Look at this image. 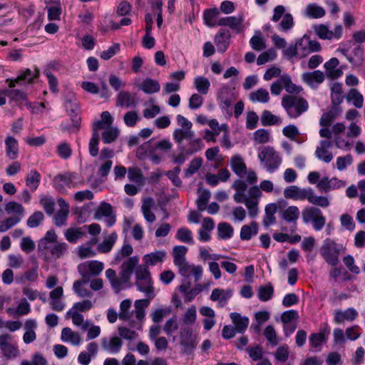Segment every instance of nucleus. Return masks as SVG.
<instances>
[{
    "instance_id": "1",
    "label": "nucleus",
    "mask_w": 365,
    "mask_h": 365,
    "mask_svg": "<svg viewBox=\"0 0 365 365\" xmlns=\"http://www.w3.org/2000/svg\"><path fill=\"white\" fill-rule=\"evenodd\" d=\"M282 106L291 118H298L309 108L307 100L293 95L284 96L282 99Z\"/></svg>"
},
{
    "instance_id": "2",
    "label": "nucleus",
    "mask_w": 365,
    "mask_h": 365,
    "mask_svg": "<svg viewBox=\"0 0 365 365\" xmlns=\"http://www.w3.org/2000/svg\"><path fill=\"white\" fill-rule=\"evenodd\" d=\"M342 250V245L338 244L329 238H327L324 240L319 252L328 264L334 267L339 262V257Z\"/></svg>"
},
{
    "instance_id": "3",
    "label": "nucleus",
    "mask_w": 365,
    "mask_h": 365,
    "mask_svg": "<svg viewBox=\"0 0 365 365\" xmlns=\"http://www.w3.org/2000/svg\"><path fill=\"white\" fill-rule=\"evenodd\" d=\"M302 217L306 223L312 221L313 227L316 231L321 230L326 222L321 210L315 207H306L302 212Z\"/></svg>"
},
{
    "instance_id": "4",
    "label": "nucleus",
    "mask_w": 365,
    "mask_h": 365,
    "mask_svg": "<svg viewBox=\"0 0 365 365\" xmlns=\"http://www.w3.org/2000/svg\"><path fill=\"white\" fill-rule=\"evenodd\" d=\"M180 344L182 346L183 353H191L197 344L196 336L193 335L192 329L188 326L180 327Z\"/></svg>"
},
{
    "instance_id": "5",
    "label": "nucleus",
    "mask_w": 365,
    "mask_h": 365,
    "mask_svg": "<svg viewBox=\"0 0 365 365\" xmlns=\"http://www.w3.org/2000/svg\"><path fill=\"white\" fill-rule=\"evenodd\" d=\"M284 55L289 58H292L295 56L304 58L309 55V49L307 44V36L298 39L294 45H290L288 48L284 50Z\"/></svg>"
},
{
    "instance_id": "6",
    "label": "nucleus",
    "mask_w": 365,
    "mask_h": 365,
    "mask_svg": "<svg viewBox=\"0 0 365 365\" xmlns=\"http://www.w3.org/2000/svg\"><path fill=\"white\" fill-rule=\"evenodd\" d=\"M258 157L261 161H264L265 167L270 173L277 169L282 162V159L279 155L273 148L269 147L265 148L259 153Z\"/></svg>"
},
{
    "instance_id": "7",
    "label": "nucleus",
    "mask_w": 365,
    "mask_h": 365,
    "mask_svg": "<svg viewBox=\"0 0 365 365\" xmlns=\"http://www.w3.org/2000/svg\"><path fill=\"white\" fill-rule=\"evenodd\" d=\"M39 76V71L37 68H35L34 71L32 72L31 69L26 68L24 71L19 72L18 76L14 79H7L6 82L9 83V88H14L15 84H25V83H31L34 81L35 78H38Z\"/></svg>"
},
{
    "instance_id": "8",
    "label": "nucleus",
    "mask_w": 365,
    "mask_h": 365,
    "mask_svg": "<svg viewBox=\"0 0 365 365\" xmlns=\"http://www.w3.org/2000/svg\"><path fill=\"white\" fill-rule=\"evenodd\" d=\"M220 26H228L236 34H241L245 30L243 15L237 16L222 17L218 20Z\"/></svg>"
},
{
    "instance_id": "9",
    "label": "nucleus",
    "mask_w": 365,
    "mask_h": 365,
    "mask_svg": "<svg viewBox=\"0 0 365 365\" xmlns=\"http://www.w3.org/2000/svg\"><path fill=\"white\" fill-rule=\"evenodd\" d=\"M312 188L301 189L296 185H291L285 188L284 195L287 199H294L297 200H303L308 199L311 194Z\"/></svg>"
},
{
    "instance_id": "10",
    "label": "nucleus",
    "mask_w": 365,
    "mask_h": 365,
    "mask_svg": "<svg viewBox=\"0 0 365 365\" xmlns=\"http://www.w3.org/2000/svg\"><path fill=\"white\" fill-rule=\"evenodd\" d=\"M65 107L68 115L71 117L73 126L76 128L78 130L80 127L81 118L77 115L78 106L74 95H71L70 98L66 100Z\"/></svg>"
},
{
    "instance_id": "11",
    "label": "nucleus",
    "mask_w": 365,
    "mask_h": 365,
    "mask_svg": "<svg viewBox=\"0 0 365 365\" xmlns=\"http://www.w3.org/2000/svg\"><path fill=\"white\" fill-rule=\"evenodd\" d=\"M345 183L336 178L329 179L328 177H324L319 180L317 187L319 190L328 192L330 190L339 189L344 186Z\"/></svg>"
},
{
    "instance_id": "12",
    "label": "nucleus",
    "mask_w": 365,
    "mask_h": 365,
    "mask_svg": "<svg viewBox=\"0 0 365 365\" xmlns=\"http://www.w3.org/2000/svg\"><path fill=\"white\" fill-rule=\"evenodd\" d=\"M358 316V312L354 308H348L344 311L336 309L334 313V322L340 324L344 321H354Z\"/></svg>"
},
{
    "instance_id": "13",
    "label": "nucleus",
    "mask_w": 365,
    "mask_h": 365,
    "mask_svg": "<svg viewBox=\"0 0 365 365\" xmlns=\"http://www.w3.org/2000/svg\"><path fill=\"white\" fill-rule=\"evenodd\" d=\"M62 6L59 0L47 1V19L49 21H60Z\"/></svg>"
},
{
    "instance_id": "14",
    "label": "nucleus",
    "mask_w": 365,
    "mask_h": 365,
    "mask_svg": "<svg viewBox=\"0 0 365 365\" xmlns=\"http://www.w3.org/2000/svg\"><path fill=\"white\" fill-rule=\"evenodd\" d=\"M230 37L231 35L228 30L221 29L215 35V43L219 52L224 53L227 49Z\"/></svg>"
},
{
    "instance_id": "15",
    "label": "nucleus",
    "mask_w": 365,
    "mask_h": 365,
    "mask_svg": "<svg viewBox=\"0 0 365 365\" xmlns=\"http://www.w3.org/2000/svg\"><path fill=\"white\" fill-rule=\"evenodd\" d=\"M232 170L240 178L247 173V166L243 158L240 155H235L230 159Z\"/></svg>"
},
{
    "instance_id": "16",
    "label": "nucleus",
    "mask_w": 365,
    "mask_h": 365,
    "mask_svg": "<svg viewBox=\"0 0 365 365\" xmlns=\"http://www.w3.org/2000/svg\"><path fill=\"white\" fill-rule=\"evenodd\" d=\"M137 102L132 94L128 91H120L116 97V106L126 108L135 106Z\"/></svg>"
},
{
    "instance_id": "17",
    "label": "nucleus",
    "mask_w": 365,
    "mask_h": 365,
    "mask_svg": "<svg viewBox=\"0 0 365 365\" xmlns=\"http://www.w3.org/2000/svg\"><path fill=\"white\" fill-rule=\"evenodd\" d=\"M302 80L311 87H315L314 83L320 84L324 81V75L319 70L306 72L302 74Z\"/></svg>"
},
{
    "instance_id": "18",
    "label": "nucleus",
    "mask_w": 365,
    "mask_h": 365,
    "mask_svg": "<svg viewBox=\"0 0 365 365\" xmlns=\"http://www.w3.org/2000/svg\"><path fill=\"white\" fill-rule=\"evenodd\" d=\"M135 285L138 289L143 292L148 297L153 299L155 294L151 277L145 279L135 280Z\"/></svg>"
},
{
    "instance_id": "19",
    "label": "nucleus",
    "mask_w": 365,
    "mask_h": 365,
    "mask_svg": "<svg viewBox=\"0 0 365 365\" xmlns=\"http://www.w3.org/2000/svg\"><path fill=\"white\" fill-rule=\"evenodd\" d=\"M235 328L239 333H243L248 327L249 319L247 317H242L239 313L232 312L230 315Z\"/></svg>"
},
{
    "instance_id": "20",
    "label": "nucleus",
    "mask_w": 365,
    "mask_h": 365,
    "mask_svg": "<svg viewBox=\"0 0 365 365\" xmlns=\"http://www.w3.org/2000/svg\"><path fill=\"white\" fill-rule=\"evenodd\" d=\"M195 133L192 129L187 130L184 128H177L173 132V140L176 143H178V146H184L182 145L183 140H191L194 138Z\"/></svg>"
},
{
    "instance_id": "21",
    "label": "nucleus",
    "mask_w": 365,
    "mask_h": 365,
    "mask_svg": "<svg viewBox=\"0 0 365 365\" xmlns=\"http://www.w3.org/2000/svg\"><path fill=\"white\" fill-rule=\"evenodd\" d=\"M220 15V10L217 8L209 9L204 11L203 20L205 24L209 27H215L219 26L217 21Z\"/></svg>"
},
{
    "instance_id": "22",
    "label": "nucleus",
    "mask_w": 365,
    "mask_h": 365,
    "mask_svg": "<svg viewBox=\"0 0 365 365\" xmlns=\"http://www.w3.org/2000/svg\"><path fill=\"white\" fill-rule=\"evenodd\" d=\"M139 88L145 93L151 94L158 93L160 89V85L157 80L147 78L139 86Z\"/></svg>"
},
{
    "instance_id": "23",
    "label": "nucleus",
    "mask_w": 365,
    "mask_h": 365,
    "mask_svg": "<svg viewBox=\"0 0 365 365\" xmlns=\"http://www.w3.org/2000/svg\"><path fill=\"white\" fill-rule=\"evenodd\" d=\"M61 340L70 341L72 344L78 346L81 342V337L78 332L73 331L69 327H65L61 331Z\"/></svg>"
},
{
    "instance_id": "24",
    "label": "nucleus",
    "mask_w": 365,
    "mask_h": 365,
    "mask_svg": "<svg viewBox=\"0 0 365 365\" xmlns=\"http://www.w3.org/2000/svg\"><path fill=\"white\" fill-rule=\"evenodd\" d=\"M326 14L324 9L316 4H309L304 10V15L309 18L319 19Z\"/></svg>"
},
{
    "instance_id": "25",
    "label": "nucleus",
    "mask_w": 365,
    "mask_h": 365,
    "mask_svg": "<svg viewBox=\"0 0 365 365\" xmlns=\"http://www.w3.org/2000/svg\"><path fill=\"white\" fill-rule=\"evenodd\" d=\"M166 256V252L163 250H158L155 252L145 255L143 257L145 263L148 266H154L158 263L162 262Z\"/></svg>"
},
{
    "instance_id": "26",
    "label": "nucleus",
    "mask_w": 365,
    "mask_h": 365,
    "mask_svg": "<svg viewBox=\"0 0 365 365\" xmlns=\"http://www.w3.org/2000/svg\"><path fill=\"white\" fill-rule=\"evenodd\" d=\"M122 341L117 336H113L110 338L109 342L107 341L106 339L102 340V346L105 350L110 352L117 353L120 351L122 347Z\"/></svg>"
},
{
    "instance_id": "27",
    "label": "nucleus",
    "mask_w": 365,
    "mask_h": 365,
    "mask_svg": "<svg viewBox=\"0 0 365 365\" xmlns=\"http://www.w3.org/2000/svg\"><path fill=\"white\" fill-rule=\"evenodd\" d=\"M345 98L348 102H352L357 108H361L364 105V97L356 88H351Z\"/></svg>"
},
{
    "instance_id": "28",
    "label": "nucleus",
    "mask_w": 365,
    "mask_h": 365,
    "mask_svg": "<svg viewBox=\"0 0 365 365\" xmlns=\"http://www.w3.org/2000/svg\"><path fill=\"white\" fill-rule=\"evenodd\" d=\"M56 153L61 159L65 160L69 159L73 154L71 144L66 141L61 142L56 146Z\"/></svg>"
},
{
    "instance_id": "29",
    "label": "nucleus",
    "mask_w": 365,
    "mask_h": 365,
    "mask_svg": "<svg viewBox=\"0 0 365 365\" xmlns=\"http://www.w3.org/2000/svg\"><path fill=\"white\" fill-rule=\"evenodd\" d=\"M258 232V224L256 222H252L250 225H243L240 230V238L242 240H249L252 235H256Z\"/></svg>"
},
{
    "instance_id": "30",
    "label": "nucleus",
    "mask_w": 365,
    "mask_h": 365,
    "mask_svg": "<svg viewBox=\"0 0 365 365\" xmlns=\"http://www.w3.org/2000/svg\"><path fill=\"white\" fill-rule=\"evenodd\" d=\"M265 216L263 220V225L268 227L275 222L276 218L274 214L277 210V206L275 203H270L265 207Z\"/></svg>"
},
{
    "instance_id": "31",
    "label": "nucleus",
    "mask_w": 365,
    "mask_h": 365,
    "mask_svg": "<svg viewBox=\"0 0 365 365\" xmlns=\"http://www.w3.org/2000/svg\"><path fill=\"white\" fill-rule=\"evenodd\" d=\"M4 210L7 214H14L12 217H19L20 220H21L25 211L24 207L21 204L14 201L6 203L5 205Z\"/></svg>"
},
{
    "instance_id": "32",
    "label": "nucleus",
    "mask_w": 365,
    "mask_h": 365,
    "mask_svg": "<svg viewBox=\"0 0 365 365\" xmlns=\"http://www.w3.org/2000/svg\"><path fill=\"white\" fill-rule=\"evenodd\" d=\"M6 155L11 160H15L18 156V142L13 137H8L6 139Z\"/></svg>"
},
{
    "instance_id": "33",
    "label": "nucleus",
    "mask_w": 365,
    "mask_h": 365,
    "mask_svg": "<svg viewBox=\"0 0 365 365\" xmlns=\"http://www.w3.org/2000/svg\"><path fill=\"white\" fill-rule=\"evenodd\" d=\"M261 123L264 126L279 125L282 123V119L273 115L269 110H264L261 115Z\"/></svg>"
},
{
    "instance_id": "34",
    "label": "nucleus",
    "mask_w": 365,
    "mask_h": 365,
    "mask_svg": "<svg viewBox=\"0 0 365 365\" xmlns=\"http://www.w3.org/2000/svg\"><path fill=\"white\" fill-rule=\"evenodd\" d=\"M234 229L227 222H220L217 225V235L220 239L227 240L232 237Z\"/></svg>"
},
{
    "instance_id": "35",
    "label": "nucleus",
    "mask_w": 365,
    "mask_h": 365,
    "mask_svg": "<svg viewBox=\"0 0 365 365\" xmlns=\"http://www.w3.org/2000/svg\"><path fill=\"white\" fill-rule=\"evenodd\" d=\"M194 86L199 93L206 95L210 86V83L208 78L204 76H197L194 79Z\"/></svg>"
},
{
    "instance_id": "36",
    "label": "nucleus",
    "mask_w": 365,
    "mask_h": 365,
    "mask_svg": "<svg viewBox=\"0 0 365 365\" xmlns=\"http://www.w3.org/2000/svg\"><path fill=\"white\" fill-rule=\"evenodd\" d=\"M118 238L116 232H112L107 239L103 240L98 246V250L100 252L107 253L109 252L113 248Z\"/></svg>"
},
{
    "instance_id": "37",
    "label": "nucleus",
    "mask_w": 365,
    "mask_h": 365,
    "mask_svg": "<svg viewBox=\"0 0 365 365\" xmlns=\"http://www.w3.org/2000/svg\"><path fill=\"white\" fill-rule=\"evenodd\" d=\"M229 91L230 88L227 86H224L218 92L217 100L222 109L228 108L232 106V100L227 96Z\"/></svg>"
},
{
    "instance_id": "38",
    "label": "nucleus",
    "mask_w": 365,
    "mask_h": 365,
    "mask_svg": "<svg viewBox=\"0 0 365 365\" xmlns=\"http://www.w3.org/2000/svg\"><path fill=\"white\" fill-rule=\"evenodd\" d=\"M250 100L252 102H260L266 103L269 101V95L265 88H259L250 94Z\"/></svg>"
},
{
    "instance_id": "39",
    "label": "nucleus",
    "mask_w": 365,
    "mask_h": 365,
    "mask_svg": "<svg viewBox=\"0 0 365 365\" xmlns=\"http://www.w3.org/2000/svg\"><path fill=\"white\" fill-rule=\"evenodd\" d=\"M65 237L71 243H76L77 240L84 236L85 232L82 230V227L73 228L71 227L65 231Z\"/></svg>"
},
{
    "instance_id": "40",
    "label": "nucleus",
    "mask_w": 365,
    "mask_h": 365,
    "mask_svg": "<svg viewBox=\"0 0 365 365\" xmlns=\"http://www.w3.org/2000/svg\"><path fill=\"white\" fill-rule=\"evenodd\" d=\"M280 81L283 83V86L287 92L295 94H298L301 92L302 88L293 83L289 75L285 74L281 76Z\"/></svg>"
},
{
    "instance_id": "41",
    "label": "nucleus",
    "mask_w": 365,
    "mask_h": 365,
    "mask_svg": "<svg viewBox=\"0 0 365 365\" xmlns=\"http://www.w3.org/2000/svg\"><path fill=\"white\" fill-rule=\"evenodd\" d=\"M299 216V210L296 206H289L282 213V218L287 221V222H294L296 224V222Z\"/></svg>"
},
{
    "instance_id": "42",
    "label": "nucleus",
    "mask_w": 365,
    "mask_h": 365,
    "mask_svg": "<svg viewBox=\"0 0 365 365\" xmlns=\"http://www.w3.org/2000/svg\"><path fill=\"white\" fill-rule=\"evenodd\" d=\"M187 252V248L185 246L178 245L175 246L173 248V257H174V264L175 265H180L185 261V255Z\"/></svg>"
},
{
    "instance_id": "43",
    "label": "nucleus",
    "mask_w": 365,
    "mask_h": 365,
    "mask_svg": "<svg viewBox=\"0 0 365 365\" xmlns=\"http://www.w3.org/2000/svg\"><path fill=\"white\" fill-rule=\"evenodd\" d=\"M274 294V287L271 283L266 286H260L258 289V298L262 302H267L272 299Z\"/></svg>"
},
{
    "instance_id": "44",
    "label": "nucleus",
    "mask_w": 365,
    "mask_h": 365,
    "mask_svg": "<svg viewBox=\"0 0 365 365\" xmlns=\"http://www.w3.org/2000/svg\"><path fill=\"white\" fill-rule=\"evenodd\" d=\"M113 213L114 212L112 206L108 202H103L96 211L94 218L100 220L103 217H107Z\"/></svg>"
},
{
    "instance_id": "45",
    "label": "nucleus",
    "mask_w": 365,
    "mask_h": 365,
    "mask_svg": "<svg viewBox=\"0 0 365 365\" xmlns=\"http://www.w3.org/2000/svg\"><path fill=\"white\" fill-rule=\"evenodd\" d=\"M128 179L134 182L143 184L145 181L142 170L137 167L129 168L128 170Z\"/></svg>"
},
{
    "instance_id": "46",
    "label": "nucleus",
    "mask_w": 365,
    "mask_h": 365,
    "mask_svg": "<svg viewBox=\"0 0 365 365\" xmlns=\"http://www.w3.org/2000/svg\"><path fill=\"white\" fill-rule=\"evenodd\" d=\"M176 238L182 242L192 244V232L187 227H181L177 231Z\"/></svg>"
},
{
    "instance_id": "47",
    "label": "nucleus",
    "mask_w": 365,
    "mask_h": 365,
    "mask_svg": "<svg viewBox=\"0 0 365 365\" xmlns=\"http://www.w3.org/2000/svg\"><path fill=\"white\" fill-rule=\"evenodd\" d=\"M202 161L203 160L201 158H195L192 159L190 161L187 169L185 171V177L190 178L194 175L202 166Z\"/></svg>"
},
{
    "instance_id": "48",
    "label": "nucleus",
    "mask_w": 365,
    "mask_h": 365,
    "mask_svg": "<svg viewBox=\"0 0 365 365\" xmlns=\"http://www.w3.org/2000/svg\"><path fill=\"white\" fill-rule=\"evenodd\" d=\"M308 201L313 204L322 207H327L329 205V201L326 197L323 196H316L314 195V190H311V194L309 195Z\"/></svg>"
},
{
    "instance_id": "49",
    "label": "nucleus",
    "mask_w": 365,
    "mask_h": 365,
    "mask_svg": "<svg viewBox=\"0 0 365 365\" xmlns=\"http://www.w3.org/2000/svg\"><path fill=\"white\" fill-rule=\"evenodd\" d=\"M211 194L209 190H204L198 196L196 203L199 211L202 212L206 209L207 204L210 198Z\"/></svg>"
},
{
    "instance_id": "50",
    "label": "nucleus",
    "mask_w": 365,
    "mask_h": 365,
    "mask_svg": "<svg viewBox=\"0 0 365 365\" xmlns=\"http://www.w3.org/2000/svg\"><path fill=\"white\" fill-rule=\"evenodd\" d=\"M19 217H9L0 223V232H5L20 222Z\"/></svg>"
},
{
    "instance_id": "51",
    "label": "nucleus",
    "mask_w": 365,
    "mask_h": 365,
    "mask_svg": "<svg viewBox=\"0 0 365 365\" xmlns=\"http://www.w3.org/2000/svg\"><path fill=\"white\" fill-rule=\"evenodd\" d=\"M314 31L317 36L322 39H331L334 38V33L329 31L325 25L320 24L315 26Z\"/></svg>"
},
{
    "instance_id": "52",
    "label": "nucleus",
    "mask_w": 365,
    "mask_h": 365,
    "mask_svg": "<svg viewBox=\"0 0 365 365\" xmlns=\"http://www.w3.org/2000/svg\"><path fill=\"white\" fill-rule=\"evenodd\" d=\"M253 138L259 144L266 143L269 140V133L265 129H259L254 133Z\"/></svg>"
},
{
    "instance_id": "53",
    "label": "nucleus",
    "mask_w": 365,
    "mask_h": 365,
    "mask_svg": "<svg viewBox=\"0 0 365 365\" xmlns=\"http://www.w3.org/2000/svg\"><path fill=\"white\" fill-rule=\"evenodd\" d=\"M178 329V317L173 316L170 319L166 321L163 330L168 335H171L173 332L175 331Z\"/></svg>"
},
{
    "instance_id": "54",
    "label": "nucleus",
    "mask_w": 365,
    "mask_h": 365,
    "mask_svg": "<svg viewBox=\"0 0 365 365\" xmlns=\"http://www.w3.org/2000/svg\"><path fill=\"white\" fill-rule=\"evenodd\" d=\"M43 217L42 212H35L27 220V226L31 228L38 227L43 222Z\"/></svg>"
},
{
    "instance_id": "55",
    "label": "nucleus",
    "mask_w": 365,
    "mask_h": 365,
    "mask_svg": "<svg viewBox=\"0 0 365 365\" xmlns=\"http://www.w3.org/2000/svg\"><path fill=\"white\" fill-rule=\"evenodd\" d=\"M99 135L97 132H93L92 138L89 143V153L93 157L98 154Z\"/></svg>"
},
{
    "instance_id": "56",
    "label": "nucleus",
    "mask_w": 365,
    "mask_h": 365,
    "mask_svg": "<svg viewBox=\"0 0 365 365\" xmlns=\"http://www.w3.org/2000/svg\"><path fill=\"white\" fill-rule=\"evenodd\" d=\"M119 131L116 128H110L102 133V140L104 143H110L116 140Z\"/></svg>"
},
{
    "instance_id": "57",
    "label": "nucleus",
    "mask_w": 365,
    "mask_h": 365,
    "mask_svg": "<svg viewBox=\"0 0 365 365\" xmlns=\"http://www.w3.org/2000/svg\"><path fill=\"white\" fill-rule=\"evenodd\" d=\"M264 335L272 346L278 344L276 331L272 326L269 325L265 328Z\"/></svg>"
},
{
    "instance_id": "58",
    "label": "nucleus",
    "mask_w": 365,
    "mask_h": 365,
    "mask_svg": "<svg viewBox=\"0 0 365 365\" xmlns=\"http://www.w3.org/2000/svg\"><path fill=\"white\" fill-rule=\"evenodd\" d=\"M131 306V301L130 299H125L121 302L120 305L119 318L122 320L128 319L130 317L129 314V309Z\"/></svg>"
},
{
    "instance_id": "59",
    "label": "nucleus",
    "mask_w": 365,
    "mask_h": 365,
    "mask_svg": "<svg viewBox=\"0 0 365 365\" xmlns=\"http://www.w3.org/2000/svg\"><path fill=\"white\" fill-rule=\"evenodd\" d=\"M106 276L115 292L117 294L119 293V284L118 281H117L118 277H116L115 271L113 269H108L106 271Z\"/></svg>"
},
{
    "instance_id": "60",
    "label": "nucleus",
    "mask_w": 365,
    "mask_h": 365,
    "mask_svg": "<svg viewBox=\"0 0 365 365\" xmlns=\"http://www.w3.org/2000/svg\"><path fill=\"white\" fill-rule=\"evenodd\" d=\"M40 181V174L37 171H31L26 178V185L36 190Z\"/></svg>"
},
{
    "instance_id": "61",
    "label": "nucleus",
    "mask_w": 365,
    "mask_h": 365,
    "mask_svg": "<svg viewBox=\"0 0 365 365\" xmlns=\"http://www.w3.org/2000/svg\"><path fill=\"white\" fill-rule=\"evenodd\" d=\"M190 148L186 149L187 155H192L202 148V142L200 138H193L189 140Z\"/></svg>"
},
{
    "instance_id": "62",
    "label": "nucleus",
    "mask_w": 365,
    "mask_h": 365,
    "mask_svg": "<svg viewBox=\"0 0 365 365\" xmlns=\"http://www.w3.org/2000/svg\"><path fill=\"white\" fill-rule=\"evenodd\" d=\"M138 263V258L137 257H130L123 263L121 270L132 274Z\"/></svg>"
},
{
    "instance_id": "63",
    "label": "nucleus",
    "mask_w": 365,
    "mask_h": 365,
    "mask_svg": "<svg viewBox=\"0 0 365 365\" xmlns=\"http://www.w3.org/2000/svg\"><path fill=\"white\" fill-rule=\"evenodd\" d=\"M259 117L255 111H249L247 113L246 128L248 130L255 129L258 123Z\"/></svg>"
},
{
    "instance_id": "64",
    "label": "nucleus",
    "mask_w": 365,
    "mask_h": 365,
    "mask_svg": "<svg viewBox=\"0 0 365 365\" xmlns=\"http://www.w3.org/2000/svg\"><path fill=\"white\" fill-rule=\"evenodd\" d=\"M67 249V245L65 242L56 243L50 247V252L55 257H61Z\"/></svg>"
}]
</instances>
